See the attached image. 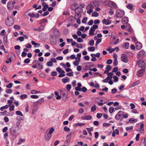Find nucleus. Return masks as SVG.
I'll use <instances>...</instances> for the list:
<instances>
[{
    "label": "nucleus",
    "mask_w": 146,
    "mask_h": 146,
    "mask_svg": "<svg viewBox=\"0 0 146 146\" xmlns=\"http://www.w3.org/2000/svg\"><path fill=\"white\" fill-rule=\"evenodd\" d=\"M14 19L13 17L11 16H8L5 20V23L7 26L10 27L14 24Z\"/></svg>",
    "instance_id": "nucleus-1"
},
{
    "label": "nucleus",
    "mask_w": 146,
    "mask_h": 146,
    "mask_svg": "<svg viewBox=\"0 0 146 146\" xmlns=\"http://www.w3.org/2000/svg\"><path fill=\"white\" fill-rule=\"evenodd\" d=\"M125 15L124 11L121 9L117 10L115 12L114 17L117 18L122 17Z\"/></svg>",
    "instance_id": "nucleus-2"
},
{
    "label": "nucleus",
    "mask_w": 146,
    "mask_h": 146,
    "mask_svg": "<svg viewBox=\"0 0 146 146\" xmlns=\"http://www.w3.org/2000/svg\"><path fill=\"white\" fill-rule=\"evenodd\" d=\"M73 132H70L67 135L66 137V140L64 142V144L66 145V146L68 145H69L70 141L72 135L73 134Z\"/></svg>",
    "instance_id": "nucleus-3"
},
{
    "label": "nucleus",
    "mask_w": 146,
    "mask_h": 146,
    "mask_svg": "<svg viewBox=\"0 0 146 146\" xmlns=\"http://www.w3.org/2000/svg\"><path fill=\"white\" fill-rule=\"evenodd\" d=\"M98 28V26L97 25H93L92 27L89 31V34L91 36H93L94 35V32L96 29Z\"/></svg>",
    "instance_id": "nucleus-4"
},
{
    "label": "nucleus",
    "mask_w": 146,
    "mask_h": 146,
    "mask_svg": "<svg viewBox=\"0 0 146 146\" xmlns=\"http://www.w3.org/2000/svg\"><path fill=\"white\" fill-rule=\"evenodd\" d=\"M83 12L82 9L80 7H76V9L75 10V12L76 14L79 17H81V15L80 14L82 13Z\"/></svg>",
    "instance_id": "nucleus-5"
},
{
    "label": "nucleus",
    "mask_w": 146,
    "mask_h": 146,
    "mask_svg": "<svg viewBox=\"0 0 146 146\" xmlns=\"http://www.w3.org/2000/svg\"><path fill=\"white\" fill-rule=\"evenodd\" d=\"M50 40L52 45H55L56 44L57 42L56 39L51 35H50Z\"/></svg>",
    "instance_id": "nucleus-6"
},
{
    "label": "nucleus",
    "mask_w": 146,
    "mask_h": 146,
    "mask_svg": "<svg viewBox=\"0 0 146 146\" xmlns=\"http://www.w3.org/2000/svg\"><path fill=\"white\" fill-rule=\"evenodd\" d=\"M145 68H143L138 71L137 73V75L138 77H141L144 74L145 72Z\"/></svg>",
    "instance_id": "nucleus-7"
},
{
    "label": "nucleus",
    "mask_w": 146,
    "mask_h": 146,
    "mask_svg": "<svg viewBox=\"0 0 146 146\" xmlns=\"http://www.w3.org/2000/svg\"><path fill=\"white\" fill-rule=\"evenodd\" d=\"M137 64L138 66L140 68H143L145 65L144 61L142 60H140L138 61Z\"/></svg>",
    "instance_id": "nucleus-8"
},
{
    "label": "nucleus",
    "mask_w": 146,
    "mask_h": 146,
    "mask_svg": "<svg viewBox=\"0 0 146 146\" xmlns=\"http://www.w3.org/2000/svg\"><path fill=\"white\" fill-rule=\"evenodd\" d=\"M14 3L12 1L9 2L7 5V8L9 10L12 9L14 7Z\"/></svg>",
    "instance_id": "nucleus-9"
},
{
    "label": "nucleus",
    "mask_w": 146,
    "mask_h": 146,
    "mask_svg": "<svg viewBox=\"0 0 146 146\" xmlns=\"http://www.w3.org/2000/svg\"><path fill=\"white\" fill-rule=\"evenodd\" d=\"M121 60L123 62L127 63L128 62V60L127 56L125 54H122L121 57Z\"/></svg>",
    "instance_id": "nucleus-10"
},
{
    "label": "nucleus",
    "mask_w": 146,
    "mask_h": 146,
    "mask_svg": "<svg viewBox=\"0 0 146 146\" xmlns=\"http://www.w3.org/2000/svg\"><path fill=\"white\" fill-rule=\"evenodd\" d=\"M109 4L111 6V7L113 8L117 9L118 8L117 5L116 3L112 1H109Z\"/></svg>",
    "instance_id": "nucleus-11"
},
{
    "label": "nucleus",
    "mask_w": 146,
    "mask_h": 146,
    "mask_svg": "<svg viewBox=\"0 0 146 146\" xmlns=\"http://www.w3.org/2000/svg\"><path fill=\"white\" fill-rule=\"evenodd\" d=\"M127 30L129 32V33L131 34L132 35H133V31L132 29L131 25H128L126 26Z\"/></svg>",
    "instance_id": "nucleus-12"
},
{
    "label": "nucleus",
    "mask_w": 146,
    "mask_h": 146,
    "mask_svg": "<svg viewBox=\"0 0 146 146\" xmlns=\"http://www.w3.org/2000/svg\"><path fill=\"white\" fill-rule=\"evenodd\" d=\"M52 136V135H51L46 132L45 135V137L46 140H49L51 138Z\"/></svg>",
    "instance_id": "nucleus-13"
},
{
    "label": "nucleus",
    "mask_w": 146,
    "mask_h": 146,
    "mask_svg": "<svg viewBox=\"0 0 146 146\" xmlns=\"http://www.w3.org/2000/svg\"><path fill=\"white\" fill-rule=\"evenodd\" d=\"M124 113L122 111H120L118 112V114L115 116V118L117 120L119 119L120 117L121 116V115H122Z\"/></svg>",
    "instance_id": "nucleus-14"
},
{
    "label": "nucleus",
    "mask_w": 146,
    "mask_h": 146,
    "mask_svg": "<svg viewBox=\"0 0 146 146\" xmlns=\"http://www.w3.org/2000/svg\"><path fill=\"white\" fill-rule=\"evenodd\" d=\"M102 22L103 24L107 25H109L111 23V21L109 20H106L104 19L102 20Z\"/></svg>",
    "instance_id": "nucleus-15"
},
{
    "label": "nucleus",
    "mask_w": 146,
    "mask_h": 146,
    "mask_svg": "<svg viewBox=\"0 0 146 146\" xmlns=\"http://www.w3.org/2000/svg\"><path fill=\"white\" fill-rule=\"evenodd\" d=\"M135 45L136 48L137 50H140L142 48V44L140 42H136Z\"/></svg>",
    "instance_id": "nucleus-16"
},
{
    "label": "nucleus",
    "mask_w": 146,
    "mask_h": 146,
    "mask_svg": "<svg viewBox=\"0 0 146 146\" xmlns=\"http://www.w3.org/2000/svg\"><path fill=\"white\" fill-rule=\"evenodd\" d=\"M139 55L140 57H143L145 56V52L143 50H141L139 52Z\"/></svg>",
    "instance_id": "nucleus-17"
},
{
    "label": "nucleus",
    "mask_w": 146,
    "mask_h": 146,
    "mask_svg": "<svg viewBox=\"0 0 146 146\" xmlns=\"http://www.w3.org/2000/svg\"><path fill=\"white\" fill-rule=\"evenodd\" d=\"M128 22V18L127 17L123 18L122 20V23L123 24H126Z\"/></svg>",
    "instance_id": "nucleus-18"
},
{
    "label": "nucleus",
    "mask_w": 146,
    "mask_h": 146,
    "mask_svg": "<svg viewBox=\"0 0 146 146\" xmlns=\"http://www.w3.org/2000/svg\"><path fill=\"white\" fill-rule=\"evenodd\" d=\"M10 132L13 135H16L17 134V132L16 130L13 128L11 129Z\"/></svg>",
    "instance_id": "nucleus-19"
},
{
    "label": "nucleus",
    "mask_w": 146,
    "mask_h": 146,
    "mask_svg": "<svg viewBox=\"0 0 146 146\" xmlns=\"http://www.w3.org/2000/svg\"><path fill=\"white\" fill-rule=\"evenodd\" d=\"M44 26H43L42 25H41L38 28L35 29H34V30L39 32L43 30L44 28Z\"/></svg>",
    "instance_id": "nucleus-20"
},
{
    "label": "nucleus",
    "mask_w": 146,
    "mask_h": 146,
    "mask_svg": "<svg viewBox=\"0 0 146 146\" xmlns=\"http://www.w3.org/2000/svg\"><path fill=\"white\" fill-rule=\"evenodd\" d=\"M54 129L53 127H52L49 129H47L46 132L52 135V134L54 131Z\"/></svg>",
    "instance_id": "nucleus-21"
},
{
    "label": "nucleus",
    "mask_w": 146,
    "mask_h": 146,
    "mask_svg": "<svg viewBox=\"0 0 146 146\" xmlns=\"http://www.w3.org/2000/svg\"><path fill=\"white\" fill-rule=\"evenodd\" d=\"M62 99L64 100H66L68 98L67 94L65 93H62Z\"/></svg>",
    "instance_id": "nucleus-22"
},
{
    "label": "nucleus",
    "mask_w": 146,
    "mask_h": 146,
    "mask_svg": "<svg viewBox=\"0 0 146 146\" xmlns=\"http://www.w3.org/2000/svg\"><path fill=\"white\" fill-rule=\"evenodd\" d=\"M137 119H136L131 118L129 120V121L130 123H135L137 122Z\"/></svg>",
    "instance_id": "nucleus-23"
},
{
    "label": "nucleus",
    "mask_w": 146,
    "mask_h": 146,
    "mask_svg": "<svg viewBox=\"0 0 146 146\" xmlns=\"http://www.w3.org/2000/svg\"><path fill=\"white\" fill-rule=\"evenodd\" d=\"M62 82L64 83H66L70 81V79L68 78V77H66L65 78H63L62 79Z\"/></svg>",
    "instance_id": "nucleus-24"
},
{
    "label": "nucleus",
    "mask_w": 146,
    "mask_h": 146,
    "mask_svg": "<svg viewBox=\"0 0 146 146\" xmlns=\"http://www.w3.org/2000/svg\"><path fill=\"white\" fill-rule=\"evenodd\" d=\"M81 53H78L77 55V56L78 57V58H76V60H78V62H80V58L81 57Z\"/></svg>",
    "instance_id": "nucleus-25"
},
{
    "label": "nucleus",
    "mask_w": 146,
    "mask_h": 146,
    "mask_svg": "<svg viewBox=\"0 0 146 146\" xmlns=\"http://www.w3.org/2000/svg\"><path fill=\"white\" fill-rule=\"evenodd\" d=\"M87 65L86 66V68H89L93 66V64L92 62H88L87 63Z\"/></svg>",
    "instance_id": "nucleus-26"
},
{
    "label": "nucleus",
    "mask_w": 146,
    "mask_h": 146,
    "mask_svg": "<svg viewBox=\"0 0 146 146\" xmlns=\"http://www.w3.org/2000/svg\"><path fill=\"white\" fill-rule=\"evenodd\" d=\"M115 48H117V50L116 51L117 52H118L119 51V48L118 47H116L114 48L111 49L109 51V52L110 53H112L113 51L115 50Z\"/></svg>",
    "instance_id": "nucleus-27"
},
{
    "label": "nucleus",
    "mask_w": 146,
    "mask_h": 146,
    "mask_svg": "<svg viewBox=\"0 0 146 146\" xmlns=\"http://www.w3.org/2000/svg\"><path fill=\"white\" fill-rule=\"evenodd\" d=\"M99 15V13L96 11H94L92 14V16L93 17H97Z\"/></svg>",
    "instance_id": "nucleus-28"
},
{
    "label": "nucleus",
    "mask_w": 146,
    "mask_h": 146,
    "mask_svg": "<svg viewBox=\"0 0 146 146\" xmlns=\"http://www.w3.org/2000/svg\"><path fill=\"white\" fill-rule=\"evenodd\" d=\"M102 39L101 38L98 39L97 40V41L96 42L95 45L96 46H97L98 44L100 43Z\"/></svg>",
    "instance_id": "nucleus-29"
},
{
    "label": "nucleus",
    "mask_w": 146,
    "mask_h": 146,
    "mask_svg": "<svg viewBox=\"0 0 146 146\" xmlns=\"http://www.w3.org/2000/svg\"><path fill=\"white\" fill-rule=\"evenodd\" d=\"M140 81L139 80H138L137 81H136L133 83L132 85L131 86L132 87H133L135 86H136L137 84H139L140 83Z\"/></svg>",
    "instance_id": "nucleus-30"
},
{
    "label": "nucleus",
    "mask_w": 146,
    "mask_h": 146,
    "mask_svg": "<svg viewBox=\"0 0 146 146\" xmlns=\"http://www.w3.org/2000/svg\"><path fill=\"white\" fill-rule=\"evenodd\" d=\"M40 22L41 23H48L47 20L46 19H42L40 21Z\"/></svg>",
    "instance_id": "nucleus-31"
},
{
    "label": "nucleus",
    "mask_w": 146,
    "mask_h": 146,
    "mask_svg": "<svg viewBox=\"0 0 146 146\" xmlns=\"http://www.w3.org/2000/svg\"><path fill=\"white\" fill-rule=\"evenodd\" d=\"M27 96L26 94L21 95L20 96V99H25L27 98Z\"/></svg>",
    "instance_id": "nucleus-32"
},
{
    "label": "nucleus",
    "mask_w": 146,
    "mask_h": 146,
    "mask_svg": "<svg viewBox=\"0 0 146 146\" xmlns=\"http://www.w3.org/2000/svg\"><path fill=\"white\" fill-rule=\"evenodd\" d=\"M96 106L95 105H94L92 107L91 109V111L92 112H94L96 110Z\"/></svg>",
    "instance_id": "nucleus-33"
},
{
    "label": "nucleus",
    "mask_w": 146,
    "mask_h": 146,
    "mask_svg": "<svg viewBox=\"0 0 146 146\" xmlns=\"http://www.w3.org/2000/svg\"><path fill=\"white\" fill-rule=\"evenodd\" d=\"M7 66L5 65H3V68L1 70L3 72H5L7 71Z\"/></svg>",
    "instance_id": "nucleus-34"
},
{
    "label": "nucleus",
    "mask_w": 146,
    "mask_h": 146,
    "mask_svg": "<svg viewBox=\"0 0 146 146\" xmlns=\"http://www.w3.org/2000/svg\"><path fill=\"white\" fill-rule=\"evenodd\" d=\"M133 7V5L131 3L128 4V5L127 6V7L128 9L130 10L131 9H132Z\"/></svg>",
    "instance_id": "nucleus-35"
},
{
    "label": "nucleus",
    "mask_w": 146,
    "mask_h": 146,
    "mask_svg": "<svg viewBox=\"0 0 146 146\" xmlns=\"http://www.w3.org/2000/svg\"><path fill=\"white\" fill-rule=\"evenodd\" d=\"M88 50L92 52L94 51L95 50L94 47L93 46H91L89 47H88Z\"/></svg>",
    "instance_id": "nucleus-36"
},
{
    "label": "nucleus",
    "mask_w": 146,
    "mask_h": 146,
    "mask_svg": "<svg viewBox=\"0 0 146 146\" xmlns=\"http://www.w3.org/2000/svg\"><path fill=\"white\" fill-rule=\"evenodd\" d=\"M16 113L17 115H20L21 116H23L22 112L20 111H17L16 112Z\"/></svg>",
    "instance_id": "nucleus-37"
},
{
    "label": "nucleus",
    "mask_w": 146,
    "mask_h": 146,
    "mask_svg": "<svg viewBox=\"0 0 146 146\" xmlns=\"http://www.w3.org/2000/svg\"><path fill=\"white\" fill-rule=\"evenodd\" d=\"M8 108V106L7 105H6L4 106L1 107L0 108V110L1 111H3V110L5 109H7Z\"/></svg>",
    "instance_id": "nucleus-38"
},
{
    "label": "nucleus",
    "mask_w": 146,
    "mask_h": 146,
    "mask_svg": "<svg viewBox=\"0 0 146 146\" xmlns=\"http://www.w3.org/2000/svg\"><path fill=\"white\" fill-rule=\"evenodd\" d=\"M113 78L114 79L113 81L114 82H117L118 80V78L116 76H113Z\"/></svg>",
    "instance_id": "nucleus-39"
},
{
    "label": "nucleus",
    "mask_w": 146,
    "mask_h": 146,
    "mask_svg": "<svg viewBox=\"0 0 146 146\" xmlns=\"http://www.w3.org/2000/svg\"><path fill=\"white\" fill-rule=\"evenodd\" d=\"M94 43V41L93 40H90L89 42V44L90 46H93Z\"/></svg>",
    "instance_id": "nucleus-40"
},
{
    "label": "nucleus",
    "mask_w": 146,
    "mask_h": 146,
    "mask_svg": "<svg viewBox=\"0 0 146 146\" xmlns=\"http://www.w3.org/2000/svg\"><path fill=\"white\" fill-rule=\"evenodd\" d=\"M44 100L43 98H41L39 99L37 101V102L40 104H41L44 102Z\"/></svg>",
    "instance_id": "nucleus-41"
},
{
    "label": "nucleus",
    "mask_w": 146,
    "mask_h": 146,
    "mask_svg": "<svg viewBox=\"0 0 146 146\" xmlns=\"http://www.w3.org/2000/svg\"><path fill=\"white\" fill-rule=\"evenodd\" d=\"M124 48L126 49H127L129 46V43L128 42H125L124 43Z\"/></svg>",
    "instance_id": "nucleus-42"
},
{
    "label": "nucleus",
    "mask_w": 146,
    "mask_h": 146,
    "mask_svg": "<svg viewBox=\"0 0 146 146\" xmlns=\"http://www.w3.org/2000/svg\"><path fill=\"white\" fill-rule=\"evenodd\" d=\"M53 65V63L50 61H48L47 62V65L48 66H51Z\"/></svg>",
    "instance_id": "nucleus-43"
},
{
    "label": "nucleus",
    "mask_w": 146,
    "mask_h": 146,
    "mask_svg": "<svg viewBox=\"0 0 146 146\" xmlns=\"http://www.w3.org/2000/svg\"><path fill=\"white\" fill-rule=\"evenodd\" d=\"M74 19V17L73 15L71 16L69 19L68 21L69 22H72L73 19Z\"/></svg>",
    "instance_id": "nucleus-44"
},
{
    "label": "nucleus",
    "mask_w": 146,
    "mask_h": 146,
    "mask_svg": "<svg viewBox=\"0 0 146 146\" xmlns=\"http://www.w3.org/2000/svg\"><path fill=\"white\" fill-rule=\"evenodd\" d=\"M114 109L113 107H111L109 109V111L111 113H112L114 111Z\"/></svg>",
    "instance_id": "nucleus-45"
},
{
    "label": "nucleus",
    "mask_w": 146,
    "mask_h": 146,
    "mask_svg": "<svg viewBox=\"0 0 146 146\" xmlns=\"http://www.w3.org/2000/svg\"><path fill=\"white\" fill-rule=\"evenodd\" d=\"M31 92L32 94H37L39 93L38 91H35L34 90H32L31 91Z\"/></svg>",
    "instance_id": "nucleus-46"
},
{
    "label": "nucleus",
    "mask_w": 146,
    "mask_h": 146,
    "mask_svg": "<svg viewBox=\"0 0 146 146\" xmlns=\"http://www.w3.org/2000/svg\"><path fill=\"white\" fill-rule=\"evenodd\" d=\"M71 88V86L70 84H68L66 86V88L68 91H70Z\"/></svg>",
    "instance_id": "nucleus-47"
},
{
    "label": "nucleus",
    "mask_w": 146,
    "mask_h": 146,
    "mask_svg": "<svg viewBox=\"0 0 146 146\" xmlns=\"http://www.w3.org/2000/svg\"><path fill=\"white\" fill-rule=\"evenodd\" d=\"M111 68L112 67L111 66L108 65L106 68V69L107 70V71H109L110 70Z\"/></svg>",
    "instance_id": "nucleus-48"
},
{
    "label": "nucleus",
    "mask_w": 146,
    "mask_h": 146,
    "mask_svg": "<svg viewBox=\"0 0 146 146\" xmlns=\"http://www.w3.org/2000/svg\"><path fill=\"white\" fill-rule=\"evenodd\" d=\"M102 115V113H98L97 114L96 117L97 118L99 119L100 118Z\"/></svg>",
    "instance_id": "nucleus-49"
},
{
    "label": "nucleus",
    "mask_w": 146,
    "mask_h": 146,
    "mask_svg": "<svg viewBox=\"0 0 146 146\" xmlns=\"http://www.w3.org/2000/svg\"><path fill=\"white\" fill-rule=\"evenodd\" d=\"M87 23L88 25H92L93 23V21L92 20H91L88 22Z\"/></svg>",
    "instance_id": "nucleus-50"
},
{
    "label": "nucleus",
    "mask_w": 146,
    "mask_h": 146,
    "mask_svg": "<svg viewBox=\"0 0 146 146\" xmlns=\"http://www.w3.org/2000/svg\"><path fill=\"white\" fill-rule=\"evenodd\" d=\"M86 129L88 132H91L93 130V127H91V128L87 127L86 128Z\"/></svg>",
    "instance_id": "nucleus-51"
},
{
    "label": "nucleus",
    "mask_w": 146,
    "mask_h": 146,
    "mask_svg": "<svg viewBox=\"0 0 146 146\" xmlns=\"http://www.w3.org/2000/svg\"><path fill=\"white\" fill-rule=\"evenodd\" d=\"M84 110L82 108H80L78 111V113H82L84 112Z\"/></svg>",
    "instance_id": "nucleus-52"
},
{
    "label": "nucleus",
    "mask_w": 146,
    "mask_h": 146,
    "mask_svg": "<svg viewBox=\"0 0 146 146\" xmlns=\"http://www.w3.org/2000/svg\"><path fill=\"white\" fill-rule=\"evenodd\" d=\"M118 63V62L117 59H114L113 62V65L114 66H116Z\"/></svg>",
    "instance_id": "nucleus-53"
},
{
    "label": "nucleus",
    "mask_w": 146,
    "mask_h": 146,
    "mask_svg": "<svg viewBox=\"0 0 146 146\" xmlns=\"http://www.w3.org/2000/svg\"><path fill=\"white\" fill-rule=\"evenodd\" d=\"M31 97L32 98L37 99L38 98V96L36 95H32L31 96Z\"/></svg>",
    "instance_id": "nucleus-54"
},
{
    "label": "nucleus",
    "mask_w": 146,
    "mask_h": 146,
    "mask_svg": "<svg viewBox=\"0 0 146 146\" xmlns=\"http://www.w3.org/2000/svg\"><path fill=\"white\" fill-rule=\"evenodd\" d=\"M133 126H131L128 127H127L126 128V130L127 131H128L130 130H132L133 129Z\"/></svg>",
    "instance_id": "nucleus-55"
},
{
    "label": "nucleus",
    "mask_w": 146,
    "mask_h": 146,
    "mask_svg": "<svg viewBox=\"0 0 146 146\" xmlns=\"http://www.w3.org/2000/svg\"><path fill=\"white\" fill-rule=\"evenodd\" d=\"M64 129L65 131L67 132H68L70 130L69 128L66 126H65L64 127Z\"/></svg>",
    "instance_id": "nucleus-56"
},
{
    "label": "nucleus",
    "mask_w": 146,
    "mask_h": 146,
    "mask_svg": "<svg viewBox=\"0 0 146 146\" xmlns=\"http://www.w3.org/2000/svg\"><path fill=\"white\" fill-rule=\"evenodd\" d=\"M30 62V60L29 58L25 59L24 61V62L27 64L29 63Z\"/></svg>",
    "instance_id": "nucleus-57"
},
{
    "label": "nucleus",
    "mask_w": 146,
    "mask_h": 146,
    "mask_svg": "<svg viewBox=\"0 0 146 146\" xmlns=\"http://www.w3.org/2000/svg\"><path fill=\"white\" fill-rule=\"evenodd\" d=\"M76 60L74 62H73V64L75 66H78L79 64V62H78V60Z\"/></svg>",
    "instance_id": "nucleus-58"
},
{
    "label": "nucleus",
    "mask_w": 146,
    "mask_h": 146,
    "mask_svg": "<svg viewBox=\"0 0 146 146\" xmlns=\"http://www.w3.org/2000/svg\"><path fill=\"white\" fill-rule=\"evenodd\" d=\"M87 18L86 17L84 18L82 21V22L83 23H85L87 22Z\"/></svg>",
    "instance_id": "nucleus-59"
},
{
    "label": "nucleus",
    "mask_w": 146,
    "mask_h": 146,
    "mask_svg": "<svg viewBox=\"0 0 146 146\" xmlns=\"http://www.w3.org/2000/svg\"><path fill=\"white\" fill-rule=\"evenodd\" d=\"M73 72H70L67 73L66 74V75L67 76H73Z\"/></svg>",
    "instance_id": "nucleus-60"
},
{
    "label": "nucleus",
    "mask_w": 146,
    "mask_h": 146,
    "mask_svg": "<svg viewBox=\"0 0 146 146\" xmlns=\"http://www.w3.org/2000/svg\"><path fill=\"white\" fill-rule=\"evenodd\" d=\"M24 38L22 36L19 37L17 39V40H19L20 41L22 42L24 40Z\"/></svg>",
    "instance_id": "nucleus-61"
},
{
    "label": "nucleus",
    "mask_w": 146,
    "mask_h": 146,
    "mask_svg": "<svg viewBox=\"0 0 146 146\" xmlns=\"http://www.w3.org/2000/svg\"><path fill=\"white\" fill-rule=\"evenodd\" d=\"M12 91L11 89H7L6 90V92L7 94H11L12 93Z\"/></svg>",
    "instance_id": "nucleus-62"
},
{
    "label": "nucleus",
    "mask_w": 146,
    "mask_h": 146,
    "mask_svg": "<svg viewBox=\"0 0 146 146\" xmlns=\"http://www.w3.org/2000/svg\"><path fill=\"white\" fill-rule=\"evenodd\" d=\"M77 41L78 42H82L83 41V40L81 38L79 37L77 38Z\"/></svg>",
    "instance_id": "nucleus-63"
},
{
    "label": "nucleus",
    "mask_w": 146,
    "mask_h": 146,
    "mask_svg": "<svg viewBox=\"0 0 146 146\" xmlns=\"http://www.w3.org/2000/svg\"><path fill=\"white\" fill-rule=\"evenodd\" d=\"M100 20L98 19L95 20L94 21V23L95 24H99L100 23Z\"/></svg>",
    "instance_id": "nucleus-64"
}]
</instances>
